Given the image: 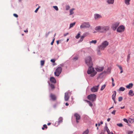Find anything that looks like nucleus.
Here are the masks:
<instances>
[{"mask_svg": "<svg viewBox=\"0 0 134 134\" xmlns=\"http://www.w3.org/2000/svg\"><path fill=\"white\" fill-rule=\"evenodd\" d=\"M87 73L88 74H91L90 76L93 77L97 73V72L94 70V68L92 67V66L89 67Z\"/></svg>", "mask_w": 134, "mask_h": 134, "instance_id": "obj_1", "label": "nucleus"}, {"mask_svg": "<svg viewBox=\"0 0 134 134\" xmlns=\"http://www.w3.org/2000/svg\"><path fill=\"white\" fill-rule=\"evenodd\" d=\"M109 42L107 41H105L102 43L101 45L99 46L98 47L99 49L98 52H100V50H104L105 48L108 45Z\"/></svg>", "mask_w": 134, "mask_h": 134, "instance_id": "obj_2", "label": "nucleus"}, {"mask_svg": "<svg viewBox=\"0 0 134 134\" xmlns=\"http://www.w3.org/2000/svg\"><path fill=\"white\" fill-rule=\"evenodd\" d=\"M85 63L89 67L92 66L93 64L92 61L91 57L89 56L87 57L85 59Z\"/></svg>", "mask_w": 134, "mask_h": 134, "instance_id": "obj_3", "label": "nucleus"}, {"mask_svg": "<svg viewBox=\"0 0 134 134\" xmlns=\"http://www.w3.org/2000/svg\"><path fill=\"white\" fill-rule=\"evenodd\" d=\"M62 68L61 67L59 66L55 70L54 72L55 76H58L61 73L62 71Z\"/></svg>", "mask_w": 134, "mask_h": 134, "instance_id": "obj_4", "label": "nucleus"}, {"mask_svg": "<svg viewBox=\"0 0 134 134\" xmlns=\"http://www.w3.org/2000/svg\"><path fill=\"white\" fill-rule=\"evenodd\" d=\"M87 98L93 102L95 100L96 96L95 94H91L87 96Z\"/></svg>", "mask_w": 134, "mask_h": 134, "instance_id": "obj_5", "label": "nucleus"}, {"mask_svg": "<svg viewBox=\"0 0 134 134\" xmlns=\"http://www.w3.org/2000/svg\"><path fill=\"white\" fill-rule=\"evenodd\" d=\"M90 26L89 23L88 22H84L82 23L80 26V28H88Z\"/></svg>", "mask_w": 134, "mask_h": 134, "instance_id": "obj_6", "label": "nucleus"}, {"mask_svg": "<svg viewBox=\"0 0 134 134\" xmlns=\"http://www.w3.org/2000/svg\"><path fill=\"white\" fill-rule=\"evenodd\" d=\"M109 26H101V30L100 32H103L108 31L109 30Z\"/></svg>", "mask_w": 134, "mask_h": 134, "instance_id": "obj_7", "label": "nucleus"}, {"mask_svg": "<svg viewBox=\"0 0 134 134\" xmlns=\"http://www.w3.org/2000/svg\"><path fill=\"white\" fill-rule=\"evenodd\" d=\"M125 28V27L124 26H120L118 28L117 31L118 32H121L124 31Z\"/></svg>", "mask_w": 134, "mask_h": 134, "instance_id": "obj_8", "label": "nucleus"}, {"mask_svg": "<svg viewBox=\"0 0 134 134\" xmlns=\"http://www.w3.org/2000/svg\"><path fill=\"white\" fill-rule=\"evenodd\" d=\"M74 116L76 118L77 123L79 122L80 120L81 119V117L77 113H76L74 114Z\"/></svg>", "mask_w": 134, "mask_h": 134, "instance_id": "obj_9", "label": "nucleus"}, {"mask_svg": "<svg viewBox=\"0 0 134 134\" xmlns=\"http://www.w3.org/2000/svg\"><path fill=\"white\" fill-rule=\"evenodd\" d=\"M63 118L62 117H60L58 119V121H56L55 123V125L56 126H58L59 125L60 123H62L63 122Z\"/></svg>", "mask_w": 134, "mask_h": 134, "instance_id": "obj_10", "label": "nucleus"}, {"mask_svg": "<svg viewBox=\"0 0 134 134\" xmlns=\"http://www.w3.org/2000/svg\"><path fill=\"white\" fill-rule=\"evenodd\" d=\"M119 22H117L114 24H113L111 28L114 30H115L117 27L119 25Z\"/></svg>", "mask_w": 134, "mask_h": 134, "instance_id": "obj_11", "label": "nucleus"}, {"mask_svg": "<svg viewBox=\"0 0 134 134\" xmlns=\"http://www.w3.org/2000/svg\"><path fill=\"white\" fill-rule=\"evenodd\" d=\"M99 85H98L97 86H93L91 89V91L93 92H96L98 89Z\"/></svg>", "mask_w": 134, "mask_h": 134, "instance_id": "obj_12", "label": "nucleus"}, {"mask_svg": "<svg viewBox=\"0 0 134 134\" xmlns=\"http://www.w3.org/2000/svg\"><path fill=\"white\" fill-rule=\"evenodd\" d=\"M116 94V91H114V94L112 95V98L113 100L114 103H116V102L115 101V96Z\"/></svg>", "mask_w": 134, "mask_h": 134, "instance_id": "obj_13", "label": "nucleus"}, {"mask_svg": "<svg viewBox=\"0 0 134 134\" xmlns=\"http://www.w3.org/2000/svg\"><path fill=\"white\" fill-rule=\"evenodd\" d=\"M69 93H65L64 99L65 101H68L69 99Z\"/></svg>", "mask_w": 134, "mask_h": 134, "instance_id": "obj_14", "label": "nucleus"}, {"mask_svg": "<svg viewBox=\"0 0 134 134\" xmlns=\"http://www.w3.org/2000/svg\"><path fill=\"white\" fill-rule=\"evenodd\" d=\"M96 70L98 72L102 71L103 69V67H98L96 69Z\"/></svg>", "mask_w": 134, "mask_h": 134, "instance_id": "obj_15", "label": "nucleus"}, {"mask_svg": "<svg viewBox=\"0 0 134 134\" xmlns=\"http://www.w3.org/2000/svg\"><path fill=\"white\" fill-rule=\"evenodd\" d=\"M50 81L52 82L53 83H55L56 82V80L54 77H51L50 79Z\"/></svg>", "mask_w": 134, "mask_h": 134, "instance_id": "obj_16", "label": "nucleus"}, {"mask_svg": "<svg viewBox=\"0 0 134 134\" xmlns=\"http://www.w3.org/2000/svg\"><path fill=\"white\" fill-rule=\"evenodd\" d=\"M50 97L53 100H55L56 99V97L52 93H51L50 94Z\"/></svg>", "mask_w": 134, "mask_h": 134, "instance_id": "obj_17", "label": "nucleus"}, {"mask_svg": "<svg viewBox=\"0 0 134 134\" xmlns=\"http://www.w3.org/2000/svg\"><path fill=\"white\" fill-rule=\"evenodd\" d=\"M101 18V16L99 15L96 14L94 15V18L96 19H99Z\"/></svg>", "mask_w": 134, "mask_h": 134, "instance_id": "obj_18", "label": "nucleus"}, {"mask_svg": "<svg viewBox=\"0 0 134 134\" xmlns=\"http://www.w3.org/2000/svg\"><path fill=\"white\" fill-rule=\"evenodd\" d=\"M104 129L106 130L108 133V134H110L109 130L106 125V126L104 127Z\"/></svg>", "mask_w": 134, "mask_h": 134, "instance_id": "obj_19", "label": "nucleus"}, {"mask_svg": "<svg viewBox=\"0 0 134 134\" xmlns=\"http://www.w3.org/2000/svg\"><path fill=\"white\" fill-rule=\"evenodd\" d=\"M133 86V84L132 83H130L129 85L126 86V87L128 89H130L132 88Z\"/></svg>", "mask_w": 134, "mask_h": 134, "instance_id": "obj_20", "label": "nucleus"}, {"mask_svg": "<svg viewBox=\"0 0 134 134\" xmlns=\"http://www.w3.org/2000/svg\"><path fill=\"white\" fill-rule=\"evenodd\" d=\"M114 0H107V2L109 4H113Z\"/></svg>", "mask_w": 134, "mask_h": 134, "instance_id": "obj_21", "label": "nucleus"}, {"mask_svg": "<svg viewBox=\"0 0 134 134\" xmlns=\"http://www.w3.org/2000/svg\"><path fill=\"white\" fill-rule=\"evenodd\" d=\"M131 0H124L125 3L127 5L130 4V1Z\"/></svg>", "mask_w": 134, "mask_h": 134, "instance_id": "obj_22", "label": "nucleus"}, {"mask_svg": "<svg viewBox=\"0 0 134 134\" xmlns=\"http://www.w3.org/2000/svg\"><path fill=\"white\" fill-rule=\"evenodd\" d=\"M128 121L130 123H132L134 122V119L131 118H129L128 120Z\"/></svg>", "mask_w": 134, "mask_h": 134, "instance_id": "obj_23", "label": "nucleus"}, {"mask_svg": "<svg viewBox=\"0 0 134 134\" xmlns=\"http://www.w3.org/2000/svg\"><path fill=\"white\" fill-rule=\"evenodd\" d=\"M129 95L131 96H133L134 95V94L133 93V92L132 90H130L129 93Z\"/></svg>", "mask_w": 134, "mask_h": 134, "instance_id": "obj_24", "label": "nucleus"}, {"mask_svg": "<svg viewBox=\"0 0 134 134\" xmlns=\"http://www.w3.org/2000/svg\"><path fill=\"white\" fill-rule=\"evenodd\" d=\"M101 26H97L95 28V30H100H100H101Z\"/></svg>", "mask_w": 134, "mask_h": 134, "instance_id": "obj_25", "label": "nucleus"}, {"mask_svg": "<svg viewBox=\"0 0 134 134\" xmlns=\"http://www.w3.org/2000/svg\"><path fill=\"white\" fill-rule=\"evenodd\" d=\"M97 42V41L96 40H92V41H90V43H93L94 44H95Z\"/></svg>", "mask_w": 134, "mask_h": 134, "instance_id": "obj_26", "label": "nucleus"}, {"mask_svg": "<svg viewBox=\"0 0 134 134\" xmlns=\"http://www.w3.org/2000/svg\"><path fill=\"white\" fill-rule=\"evenodd\" d=\"M50 86L51 89L52 90H53L55 88V87L54 85L53 84H51L50 85Z\"/></svg>", "mask_w": 134, "mask_h": 134, "instance_id": "obj_27", "label": "nucleus"}, {"mask_svg": "<svg viewBox=\"0 0 134 134\" xmlns=\"http://www.w3.org/2000/svg\"><path fill=\"white\" fill-rule=\"evenodd\" d=\"M74 10V9L73 8L72 9H71L70 10V15L73 14L74 13V12L73 11Z\"/></svg>", "mask_w": 134, "mask_h": 134, "instance_id": "obj_28", "label": "nucleus"}, {"mask_svg": "<svg viewBox=\"0 0 134 134\" xmlns=\"http://www.w3.org/2000/svg\"><path fill=\"white\" fill-rule=\"evenodd\" d=\"M89 132L88 130L87 129L83 132V134H88Z\"/></svg>", "mask_w": 134, "mask_h": 134, "instance_id": "obj_29", "label": "nucleus"}, {"mask_svg": "<svg viewBox=\"0 0 134 134\" xmlns=\"http://www.w3.org/2000/svg\"><path fill=\"white\" fill-rule=\"evenodd\" d=\"M125 88L124 87H121L119 89V91H124Z\"/></svg>", "mask_w": 134, "mask_h": 134, "instance_id": "obj_30", "label": "nucleus"}, {"mask_svg": "<svg viewBox=\"0 0 134 134\" xmlns=\"http://www.w3.org/2000/svg\"><path fill=\"white\" fill-rule=\"evenodd\" d=\"M75 24V22H74L72 23H71L70 24V27L69 28H70L74 26Z\"/></svg>", "mask_w": 134, "mask_h": 134, "instance_id": "obj_31", "label": "nucleus"}, {"mask_svg": "<svg viewBox=\"0 0 134 134\" xmlns=\"http://www.w3.org/2000/svg\"><path fill=\"white\" fill-rule=\"evenodd\" d=\"M85 37V36H81L80 37V40L79 41L82 42L83 40Z\"/></svg>", "mask_w": 134, "mask_h": 134, "instance_id": "obj_32", "label": "nucleus"}, {"mask_svg": "<svg viewBox=\"0 0 134 134\" xmlns=\"http://www.w3.org/2000/svg\"><path fill=\"white\" fill-rule=\"evenodd\" d=\"M41 66H43L44 65V60H41Z\"/></svg>", "mask_w": 134, "mask_h": 134, "instance_id": "obj_33", "label": "nucleus"}, {"mask_svg": "<svg viewBox=\"0 0 134 134\" xmlns=\"http://www.w3.org/2000/svg\"><path fill=\"white\" fill-rule=\"evenodd\" d=\"M105 85H103L102 86V87L101 88V90L102 91L105 88Z\"/></svg>", "mask_w": 134, "mask_h": 134, "instance_id": "obj_34", "label": "nucleus"}, {"mask_svg": "<svg viewBox=\"0 0 134 134\" xmlns=\"http://www.w3.org/2000/svg\"><path fill=\"white\" fill-rule=\"evenodd\" d=\"M80 34L79 33H78V34H77V35H76V36L75 37L76 38L78 39L80 37Z\"/></svg>", "mask_w": 134, "mask_h": 134, "instance_id": "obj_35", "label": "nucleus"}, {"mask_svg": "<svg viewBox=\"0 0 134 134\" xmlns=\"http://www.w3.org/2000/svg\"><path fill=\"white\" fill-rule=\"evenodd\" d=\"M106 130L104 129V130H102L101 131V132L100 134H104L105 133V131Z\"/></svg>", "mask_w": 134, "mask_h": 134, "instance_id": "obj_36", "label": "nucleus"}, {"mask_svg": "<svg viewBox=\"0 0 134 134\" xmlns=\"http://www.w3.org/2000/svg\"><path fill=\"white\" fill-rule=\"evenodd\" d=\"M117 125L120 127H121L123 126V125L122 123L118 124H117Z\"/></svg>", "mask_w": 134, "mask_h": 134, "instance_id": "obj_37", "label": "nucleus"}, {"mask_svg": "<svg viewBox=\"0 0 134 134\" xmlns=\"http://www.w3.org/2000/svg\"><path fill=\"white\" fill-rule=\"evenodd\" d=\"M122 100V98L121 97H119L118 98V101L119 102L121 101Z\"/></svg>", "mask_w": 134, "mask_h": 134, "instance_id": "obj_38", "label": "nucleus"}, {"mask_svg": "<svg viewBox=\"0 0 134 134\" xmlns=\"http://www.w3.org/2000/svg\"><path fill=\"white\" fill-rule=\"evenodd\" d=\"M53 7L56 10H58V8L57 6H53Z\"/></svg>", "mask_w": 134, "mask_h": 134, "instance_id": "obj_39", "label": "nucleus"}, {"mask_svg": "<svg viewBox=\"0 0 134 134\" xmlns=\"http://www.w3.org/2000/svg\"><path fill=\"white\" fill-rule=\"evenodd\" d=\"M88 103L89 104V105L91 107L92 106L93 104L90 102L89 101Z\"/></svg>", "mask_w": 134, "mask_h": 134, "instance_id": "obj_40", "label": "nucleus"}, {"mask_svg": "<svg viewBox=\"0 0 134 134\" xmlns=\"http://www.w3.org/2000/svg\"><path fill=\"white\" fill-rule=\"evenodd\" d=\"M130 58V54H129L127 56V61H128Z\"/></svg>", "mask_w": 134, "mask_h": 134, "instance_id": "obj_41", "label": "nucleus"}, {"mask_svg": "<svg viewBox=\"0 0 134 134\" xmlns=\"http://www.w3.org/2000/svg\"><path fill=\"white\" fill-rule=\"evenodd\" d=\"M117 66L119 68L120 70L122 69V68L121 66L119 65H117Z\"/></svg>", "mask_w": 134, "mask_h": 134, "instance_id": "obj_42", "label": "nucleus"}, {"mask_svg": "<svg viewBox=\"0 0 134 134\" xmlns=\"http://www.w3.org/2000/svg\"><path fill=\"white\" fill-rule=\"evenodd\" d=\"M116 111V110H114L112 112H111V114H113L114 115L115 114V112Z\"/></svg>", "mask_w": 134, "mask_h": 134, "instance_id": "obj_43", "label": "nucleus"}, {"mask_svg": "<svg viewBox=\"0 0 134 134\" xmlns=\"http://www.w3.org/2000/svg\"><path fill=\"white\" fill-rule=\"evenodd\" d=\"M123 120L125 122H126L128 123V121H127V120L126 119H125V118L124 119H123Z\"/></svg>", "mask_w": 134, "mask_h": 134, "instance_id": "obj_44", "label": "nucleus"}, {"mask_svg": "<svg viewBox=\"0 0 134 134\" xmlns=\"http://www.w3.org/2000/svg\"><path fill=\"white\" fill-rule=\"evenodd\" d=\"M78 59V58L77 57L74 58H73V60L74 61H75Z\"/></svg>", "mask_w": 134, "mask_h": 134, "instance_id": "obj_45", "label": "nucleus"}, {"mask_svg": "<svg viewBox=\"0 0 134 134\" xmlns=\"http://www.w3.org/2000/svg\"><path fill=\"white\" fill-rule=\"evenodd\" d=\"M133 132L132 131H129L128 132V134H132Z\"/></svg>", "mask_w": 134, "mask_h": 134, "instance_id": "obj_46", "label": "nucleus"}, {"mask_svg": "<svg viewBox=\"0 0 134 134\" xmlns=\"http://www.w3.org/2000/svg\"><path fill=\"white\" fill-rule=\"evenodd\" d=\"M51 61L52 63H54L55 62V60L54 59H51Z\"/></svg>", "mask_w": 134, "mask_h": 134, "instance_id": "obj_47", "label": "nucleus"}, {"mask_svg": "<svg viewBox=\"0 0 134 134\" xmlns=\"http://www.w3.org/2000/svg\"><path fill=\"white\" fill-rule=\"evenodd\" d=\"M39 7H38L37 8H36V10H35V13H37L38 10V9H39Z\"/></svg>", "mask_w": 134, "mask_h": 134, "instance_id": "obj_48", "label": "nucleus"}, {"mask_svg": "<svg viewBox=\"0 0 134 134\" xmlns=\"http://www.w3.org/2000/svg\"><path fill=\"white\" fill-rule=\"evenodd\" d=\"M13 15L16 18H17L18 17V15L16 14H13Z\"/></svg>", "mask_w": 134, "mask_h": 134, "instance_id": "obj_49", "label": "nucleus"}, {"mask_svg": "<svg viewBox=\"0 0 134 134\" xmlns=\"http://www.w3.org/2000/svg\"><path fill=\"white\" fill-rule=\"evenodd\" d=\"M43 127L46 129H47V125L45 124L43 125Z\"/></svg>", "mask_w": 134, "mask_h": 134, "instance_id": "obj_50", "label": "nucleus"}, {"mask_svg": "<svg viewBox=\"0 0 134 134\" xmlns=\"http://www.w3.org/2000/svg\"><path fill=\"white\" fill-rule=\"evenodd\" d=\"M111 80L112 81V82H114V80L113 78V77H111Z\"/></svg>", "mask_w": 134, "mask_h": 134, "instance_id": "obj_51", "label": "nucleus"}, {"mask_svg": "<svg viewBox=\"0 0 134 134\" xmlns=\"http://www.w3.org/2000/svg\"><path fill=\"white\" fill-rule=\"evenodd\" d=\"M65 105H66V106H68V105H69V104H68V103H65Z\"/></svg>", "mask_w": 134, "mask_h": 134, "instance_id": "obj_52", "label": "nucleus"}, {"mask_svg": "<svg viewBox=\"0 0 134 134\" xmlns=\"http://www.w3.org/2000/svg\"><path fill=\"white\" fill-rule=\"evenodd\" d=\"M84 100L85 101V102H87V103H88V102H89V101L88 100Z\"/></svg>", "mask_w": 134, "mask_h": 134, "instance_id": "obj_53", "label": "nucleus"}, {"mask_svg": "<svg viewBox=\"0 0 134 134\" xmlns=\"http://www.w3.org/2000/svg\"><path fill=\"white\" fill-rule=\"evenodd\" d=\"M112 86H115V84L114 82H112Z\"/></svg>", "mask_w": 134, "mask_h": 134, "instance_id": "obj_54", "label": "nucleus"}, {"mask_svg": "<svg viewBox=\"0 0 134 134\" xmlns=\"http://www.w3.org/2000/svg\"><path fill=\"white\" fill-rule=\"evenodd\" d=\"M121 70V71L120 72V73H122L123 72V69H122V70Z\"/></svg>", "mask_w": 134, "mask_h": 134, "instance_id": "obj_55", "label": "nucleus"}, {"mask_svg": "<svg viewBox=\"0 0 134 134\" xmlns=\"http://www.w3.org/2000/svg\"><path fill=\"white\" fill-rule=\"evenodd\" d=\"M110 118H108L107 120L108 121H110Z\"/></svg>", "mask_w": 134, "mask_h": 134, "instance_id": "obj_56", "label": "nucleus"}, {"mask_svg": "<svg viewBox=\"0 0 134 134\" xmlns=\"http://www.w3.org/2000/svg\"><path fill=\"white\" fill-rule=\"evenodd\" d=\"M125 107V106H124L123 107H121L120 108L121 109H123Z\"/></svg>", "mask_w": 134, "mask_h": 134, "instance_id": "obj_57", "label": "nucleus"}, {"mask_svg": "<svg viewBox=\"0 0 134 134\" xmlns=\"http://www.w3.org/2000/svg\"><path fill=\"white\" fill-rule=\"evenodd\" d=\"M24 32H28L27 30H26L24 31Z\"/></svg>", "mask_w": 134, "mask_h": 134, "instance_id": "obj_58", "label": "nucleus"}, {"mask_svg": "<svg viewBox=\"0 0 134 134\" xmlns=\"http://www.w3.org/2000/svg\"><path fill=\"white\" fill-rule=\"evenodd\" d=\"M100 123V124H103V122L102 121H101Z\"/></svg>", "mask_w": 134, "mask_h": 134, "instance_id": "obj_59", "label": "nucleus"}, {"mask_svg": "<svg viewBox=\"0 0 134 134\" xmlns=\"http://www.w3.org/2000/svg\"><path fill=\"white\" fill-rule=\"evenodd\" d=\"M68 33H66V34H64V36H66V35H68Z\"/></svg>", "mask_w": 134, "mask_h": 134, "instance_id": "obj_60", "label": "nucleus"}, {"mask_svg": "<svg viewBox=\"0 0 134 134\" xmlns=\"http://www.w3.org/2000/svg\"><path fill=\"white\" fill-rule=\"evenodd\" d=\"M51 124V123H48V124H47V125H48V126H49V125Z\"/></svg>", "mask_w": 134, "mask_h": 134, "instance_id": "obj_61", "label": "nucleus"}, {"mask_svg": "<svg viewBox=\"0 0 134 134\" xmlns=\"http://www.w3.org/2000/svg\"><path fill=\"white\" fill-rule=\"evenodd\" d=\"M57 43L58 44L59 43V41H57Z\"/></svg>", "mask_w": 134, "mask_h": 134, "instance_id": "obj_62", "label": "nucleus"}, {"mask_svg": "<svg viewBox=\"0 0 134 134\" xmlns=\"http://www.w3.org/2000/svg\"><path fill=\"white\" fill-rule=\"evenodd\" d=\"M60 66H63V64H62L60 65Z\"/></svg>", "mask_w": 134, "mask_h": 134, "instance_id": "obj_63", "label": "nucleus"}, {"mask_svg": "<svg viewBox=\"0 0 134 134\" xmlns=\"http://www.w3.org/2000/svg\"><path fill=\"white\" fill-rule=\"evenodd\" d=\"M53 43L52 42L51 43V45H53Z\"/></svg>", "mask_w": 134, "mask_h": 134, "instance_id": "obj_64", "label": "nucleus"}]
</instances>
